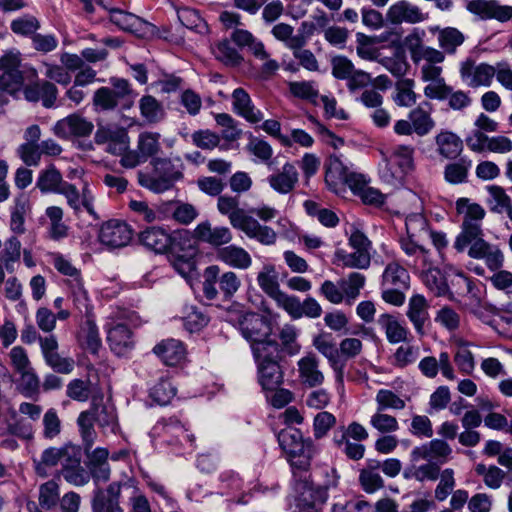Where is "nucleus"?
<instances>
[{
    "label": "nucleus",
    "instance_id": "nucleus-31",
    "mask_svg": "<svg viewBox=\"0 0 512 512\" xmlns=\"http://www.w3.org/2000/svg\"><path fill=\"white\" fill-rule=\"evenodd\" d=\"M217 258L230 267L248 269L252 264L250 254L242 247L236 245L225 246L218 250Z\"/></svg>",
    "mask_w": 512,
    "mask_h": 512
},
{
    "label": "nucleus",
    "instance_id": "nucleus-3",
    "mask_svg": "<svg viewBox=\"0 0 512 512\" xmlns=\"http://www.w3.org/2000/svg\"><path fill=\"white\" fill-rule=\"evenodd\" d=\"M150 167L149 170L137 172L138 184L157 194L172 189L184 177V166L180 159L154 157Z\"/></svg>",
    "mask_w": 512,
    "mask_h": 512
},
{
    "label": "nucleus",
    "instance_id": "nucleus-60",
    "mask_svg": "<svg viewBox=\"0 0 512 512\" xmlns=\"http://www.w3.org/2000/svg\"><path fill=\"white\" fill-rule=\"evenodd\" d=\"M208 322V316L197 307L190 306L186 308V314L183 317V325L189 332L193 333L201 330Z\"/></svg>",
    "mask_w": 512,
    "mask_h": 512
},
{
    "label": "nucleus",
    "instance_id": "nucleus-55",
    "mask_svg": "<svg viewBox=\"0 0 512 512\" xmlns=\"http://www.w3.org/2000/svg\"><path fill=\"white\" fill-rule=\"evenodd\" d=\"M112 87L110 90L116 95L121 102L122 109H129L133 104V90L128 80L124 78L112 77L110 78Z\"/></svg>",
    "mask_w": 512,
    "mask_h": 512
},
{
    "label": "nucleus",
    "instance_id": "nucleus-64",
    "mask_svg": "<svg viewBox=\"0 0 512 512\" xmlns=\"http://www.w3.org/2000/svg\"><path fill=\"white\" fill-rule=\"evenodd\" d=\"M175 392V388L168 380H161L150 389V397L159 405H167L175 396Z\"/></svg>",
    "mask_w": 512,
    "mask_h": 512
},
{
    "label": "nucleus",
    "instance_id": "nucleus-62",
    "mask_svg": "<svg viewBox=\"0 0 512 512\" xmlns=\"http://www.w3.org/2000/svg\"><path fill=\"white\" fill-rule=\"evenodd\" d=\"M43 437L47 440L56 438L62 430L61 420L54 408L48 409L43 416Z\"/></svg>",
    "mask_w": 512,
    "mask_h": 512
},
{
    "label": "nucleus",
    "instance_id": "nucleus-27",
    "mask_svg": "<svg viewBox=\"0 0 512 512\" xmlns=\"http://www.w3.org/2000/svg\"><path fill=\"white\" fill-rule=\"evenodd\" d=\"M234 112L245 118L248 122L258 123L263 119L260 110H256L252 100L243 88H236L232 93Z\"/></svg>",
    "mask_w": 512,
    "mask_h": 512
},
{
    "label": "nucleus",
    "instance_id": "nucleus-36",
    "mask_svg": "<svg viewBox=\"0 0 512 512\" xmlns=\"http://www.w3.org/2000/svg\"><path fill=\"white\" fill-rule=\"evenodd\" d=\"M472 167V161L463 157L449 162L443 171L444 179L452 185L463 184L468 181L469 170Z\"/></svg>",
    "mask_w": 512,
    "mask_h": 512
},
{
    "label": "nucleus",
    "instance_id": "nucleus-39",
    "mask_svg": "<svg viewBox=\"0 0 512 512\" xmlns=\"http://www.w3.org/2000/svg\"><path fill=\"white\" fill-rule=\"evenodd\" d=\"M64 445L61 447H48L42 453L39 459L34 458L33 464L35 472L40 477L48 475V469L61 464L63 458Z\"/></svg>",
    "mask_w": 512,
    "mask_h": 512
},
{
    "label": "nucleus",
    "instance_id": "nucleus-34",
    "mask_svg": "<svg viewBox=\"0 0 512 512\" xmlns=\"http://www.w3.org/2000/svg\"><path fill=\"white\" fill-rule=\"evenodd\" d=\"M66 181L63 180L61 172L56 168L55 165L51 164L46 169L39 172L36 187L43 194L55 193L63 187Z\"/></svg>",
    "mask_w": 512,
    "mask_h": 512
},
{
    "label": "nucleus",
    "instance_id": "nucleus-15",
    "mask_svg": "<svg viewBox=\"0 0 512 512\" xmlns=\"http://www.w3.org/2000/svg\"><path fill=\"white\" fill-rule=\"evenodd\" d=\"M496 68L481 63L475 66L470 60H467L461 64L460 74L467 85L470 87L489 86L493 77L495 76Z\"/></svg>",
    "mask_w": 512,
    "mask_h": 512
},
{
    "label": "nucleus",
    "instance_id": "nucleus-46",
    "mask_svg": "<svg viewBox=\"0 0 512 512\" xmlns=\"http://www.w3.org/2000/svg\"><path fill=\"white\" fill-rule=\"evenodd\" d=\"M335 258L341 262L344 267L367 269L370 266L371 257L369 252L355 250L353 253H347L343 249L335 252Z\"/></svg>",
    "mask_w": 512,
    "mask_h": 512
},
{
    "label": "nucleus",
    "instance_id": "nucleus-30",
    "mask_svg": "<svg viewBox=\"0 0 512 512\" xmlns=\"http://www.w3.org/2000/svg\"><path fill=\"white\" fill-rule=\"evenodd\" d=\"M277 440L282 450L289 456L295 455L306 449L308 442L312 441L310 438L303 439L302 432L299 429L290 426L282 429L278 433Z\"/></svg>",
    "mask_w": 512,
    "mask_h": 512
},
{
    "label": "nucleus",
    "instance_id": "nucleus-16",
    "mask_svg": "<svg viewBox=\"0 0 512 512\" xmlns=\"http://www.w3.org/2000/svg\"><path fill=\"white\" fill-rule=\"evenodd\" d=\"M387 20L392 24L409 23L416 24L428 18V14L422 13L419 7L406 0H401L390 6L386 14Z\"/></svg>",
    "mask_w": 512,
    "mask_h": 512
},
{
    "label": "nucleus",
    "instance_id": "nucleus-20",
    "mask_svg": "<svg viewBox=\"0 0 512 512\" xmlns=\"http://www.w3.org/2000/svg\"><path fill=\"white\" fill-rule=\"evenodd\" d=\"M32 204L30 196L21 192L13 199V205L10 207V229L17 235L26 232L25 219L31 213Z\"/></svg>",
    "mask_w": 512,
    "mask_h": 512
},
{
    "label": "nucleus",
    "instance_id": "nucleus-18",
    "mask_svg": "<svg viewBox=\"0 0 512 512\" xmlns=\"http://www.w3.org/2000/svg\"><path fill=\"white\" fill-rule=\"evenodd\" d=\"M428 309L429 304L423 295L415 294L409 299L406 315L420 336L426 334L425 325L430 320Z\"/></svg>",
    "mask_w": 512,
    "mask_h": 512
},
{
    "label": "nucleus",
    "instance_id": "nucleus-53",
    "mask_svg": "<svg viewBox=\"0 0 512 512\" xmlns=\"http://www.w3.org/2000/svg\"><path fill=\"white\" fill-rule=\"evenodd\" d=\"M487 189L491 196V210L497 213L506 212L508 217L512 219L510 197L505 193L504 189L496 185L489 186Z\"/></svg>",
    "mask_w": 512,
    "mask_h": 512
},
{
    "label": "nucleus",
    "instance_id": "nucleus-41",
    "mask_svg": "<svg viewBox=\"0 0 512 512\" xmlns=\"http://www.w3.org/2000/svg\"><path fill=\"white\" fill-rule=\"evenodd\" d=\"M257 282L260 288L272 299H275L282 292L279 288L278 273L274 265H264L258 273Z\"/></svg>",
    "mask_w": 512,
    "mask_h": 512
},
{
    "label": "nucleus",
    "instance_id": "nucleus-63",
    "mask_svg": "<svg viewBox=\"0 0 512 512\" xmlns=\"http://www.w3.org/2000/svg\"><path fill=\"white\" fill-rule=\"evenodd\" d=\"M216 58L227 66H239L243 57L230 45L228 40H223L217 46Z\"/></svg>",
    "mask_w": 512,
    "mask_h": 512
},
{
    "label": "nucleus",
    "instance_id": "nucleus-11",
    "mask_svg": "<svg viewBox=\"0 0 512 512\" xmlns=\"http://www.w3.org/2000/svg\"><path fill=\"white\" fill-rule=\"evenodd\" d=\"M126 483L112 482L105 489L97 488L92 497L93 512H123L119 505L121 489Z\"/></svg>",
    "mask_w": 512,
    "mask_h": 512
},
{
    "label": "nucleus",
    "instance_id": "nucleus-54",
    "mask_svg": "<svg viewBox=\"0 0 512 512\" xmlns=\"http://www.w3.org/2000/svg\"><path fill=\"white\" fill-rule=\"evenodd\" d=\"M414 81L403 79L396 83V95L394 102L400 107H411L417 101V95L413 91Z\"/></svg>",
    "mask_w": 512,
    "mask_h": 512
},
{
    "label": "nucleus",
    "instance_id": "nucleus-12",
    "mask_svg": "<svg viewBox=\"0 0 512 512\" xmlns=\"http://www.w3.org/2000/svg\"><path fill=\"white\" fill-rule=\"evenodd\" d=\"M94 129L91 121H88L78 113L71 114L56 122L53 131L62 139L71 137H87Z\"/></svg>",
    "mask_w": 512,
    "mask_h": 512
},
{
    "label": "nucleus",
    "instance_id": "nucleus-29",
    "mask_svg": "<svg viewBox=\"0 0 512 512\" xmlns=\"http://www.w3.org/2000/svg\"><path fill=\"white\" fill-rule=\"evenodd\" d=\"M153 352L167 366H176L185 357V348L182 342L176 339L163 340L153 348Z\"/></svg>",
    "mask_w": 512,
    "mask_h": 512
},
{
    "label": "nucleus",
    "instance_id": "nucleus-52",
    "mask_svg": "<svg viewBox=\"0 0 512 512\" xmlns=\"http://www.w3.org/2000/svg\"><path fill=\"white\" fill-rule=\"evenodd\" d=\"M141 115L150 123L160 121L164 116L162 104L153 96L145 95L139 101Z\"/></svg>",
    "mask_w": 512,
    "mask_h": 512
},
{
    "label": "nucleus",
    "instance_id": "nucleus-7",
    "mask_svg": "<svg viewBox=\"0 0 512 512\" xmlns=\"http://www.w3.org/2000/svg\"><path fill=\"white\" fill-rule=\"evenodd\" d=\"M242 336L249 341L250 346L260 340L270 337L273 333L271 321L257 313H247L239 321Z\"/></svg>",
    "mask_w": 512,
    "mask_h": 512
},
{
    "label": "nucleus",
    "instance_id": "nucleus-13",
    "mask_svg": "<svg viewBox=\"0 0 512 512\" xmlns=\"http://www.w3.org/2000/svg\"><path fill=\"white\" fill-rule=\"evenodd\" d=\"M171 233L160 226H150L140 231L137 240L145 249L155 254H166L171 245Z\"/></svg>",
    "mask_w": 512,
    "mask_h": 512
},
{
    "label": "nucleus",
    "instance_id": "nucleus-10",
    "mask_svg": "<svg viewBox=\"0 0 512 512\" xmlns=\"http://www.w3.org/2000/svg\"><path fill=\"white\" fill-rule=\"evenodd\" d=\"M296 489L299 492L298 505L306 511L320 510L328 499L325 488L315 485L307 476L300 477Z\"/></svg>",
    "mask_w": 512,
    "mask_h": 512
},
{
    "label": "nucleus",
    "instance_id": "nucleus-26",
    "mask_svg": "<svg viewBox=\"0 0 512 512\" xmlns=\"http://www.w3.org/2000/svg\"><path fill=\"white\" fill-rule=\"evenodd\" d=\"M297 365L299 377L306 386L313 388L324 382V375L319 370V360L315 354L309 353L302 357Z\"/></svg>",
    "mask_w": 512,
    "mask_h": 512
},
{
    "label": "nucleus",
    "instance_id": "nucleus-6",
    "mask_svg": "<svg viewBox=\"0 0 512 512\" xmlns=\"http://www.w3.org/2000/svg\"><path fill=\"white\" fill-rule=\"evenodd\" d=\"M312 344L328 360L331 368L336 373L337 380L342 382L346 360L341 357L332 334L321 332L313 338Z\"/></svg>",
    "mask_w": 512,
    "mask_h": 512
},
{
    "label": "nucleus",
    "instance_id": "nucleus-25",
    "mask_svg": "<svg viewBox=\"0 0 512 512\" xmlns=\"http://www.w3.org/2000/svg\"><path fill=\"white\" fill-rule=\"evenodd\" d=\"M107 341L111 350L119 356L126 354L134 346L132 331L123 323L115 324L108 330Z\"/></svg>",
    "mask_w": 512,
    "mask_h": 512
},
{
    "label": "nucleus",
    "instance_id": "nucleus-35",
    "mask_svg": "<svg viewBox=\"0 0 512 512\" xmlns=\"http://www.w3.org/2000/svg\"><path fill=\"white\" fill-rule=\"evenodd\" d=\"M377 322L385 331L389 343L396 344L407 341L409 331L399 323L395 316L384 313L378 317Z\"/></svg>",
    "mask_w": 512,
    "mask_h": 512
},
{
    "label": "nucleus",
    "instance_id": "nucleus-49",
    "mask_svg": "<svg viewBox=\"0 0 512 512\" xmlns=\"http://www.w3.org/2000/svg\"><path fill=\"white\" fill-rule=\"evenodd\" d=\"M158 133L144 132L138 137L137 150L146 161L156 157L161 149Z\"/></svg>",
    "mask_w": 512,
    "mask_h": 512
},
{
    "label": "nucleus",
    "instance_id": "nucleus-28",
    "mask_svg": "<svg viewBox=\"0 0 512 512\" xmlns=\"http://www.w3.org/2000/svg\"><path fill=\"white\" fill-rule=\"evenodd\" d=\"M422 280L436 297H447L450 301H456L454 293L450 290L446 275L440 269H428L423 273Z\"/></svg>",
    "mask_w": 512,
    "mask_h": 512
},
{
    "label": "nucleus",
    "instance_id": "nucleus-51",
    "mask_svg": "<svg viewBox=\"0 0 512 512\" xmlns=\"http://www.w3.org/2000/svg\"><path fill=\"white\" fill-rule=\"evenodd\" d=\"M298 332L297 329L290 324H286L282 327L279 332V339L281 353H285L289 356L296 355L299 353L301 346L297 342Z\"/></svg>",
    "mask_w": 512,
    "mask_h": 512
},
{
    "label": "nucleus",
    "instance_id": "nucleus-14",
    "mask_svg": "<svg viewBox=\"0 0 512 512\" xmlns=\"http://www.w3.org/2000/svg\"><path fill=\"white\" fill-rule=\"evenodd\" d=\"M451 453L452 449L447 442L442 439H434L426 444L414 447L411 451V460L414 462L419 460L434 461L443 465L447 462Z\"/></svg>",
    "mask_w": 512,
    "mask_h": 512
},
{
    "label": "nucleus",
    "instance_id": "nucleus-33",
    "mask_svg": "<svg viewBox=\"0 0 512 512\" xmlns=\"http://www.w3.org/2000/svg\"><path fill=\"white\" fill-rule=\"evenodd\" d=\"M379 460L367 459L366 465L360 470L359 482L364 491L373 493L384 487V481L379 475Z\"/></svg>",
    "mask_w": 512,
    "mask_h": 512
},
{
    "label": "nucleus",
    "instance_id": "nucleus-43",
    "mask_svg": "<svg viewBox=\"0 0 512 512\" xmlns=\"http://www.w3.org/2000/svg\"><path fill=\"white\" fill-rule=\"evenodd\" d=\"M419 240L418 238H411L409 236L400 239L401 249L408 257L413 258L411 262H406L408 266L417 267L419 262L422 264L426 263L428 250L419 243Z\"/></svg>",
    "mask_w": 512,
    "mask_h": 512
},
{
    "label": "nucleus",
    "instance_id": "nucleus-42",
    "mask_svg": "<svg viewBox=\"0 0 512 512\" xmlns=\"http://www.w3.org/2000/svg\"><path fill=\"white\" fill-rule=\"evenodd\" d=\"M79 341L81 345L91 354L96 355L101 347L98 328L90 317L87 318L79 332Z\"/></svg>",
    "mask_w": 512,
    "mask_h": 512
},
{
    "label": "nucleus",
    "instance_id": "nucleus-5",
    "mask_svg": "<svg viewBox=\"0 0 512 512\" xmlns=\"http://www.w3.org/2000/svg\"><path fill=\"white\" fill-rule=\"evenodd\" d=\"M240 286L241 281L234 272L227 271L220 275L217 265H210L203 272L202 292L208 300L217 299L219 294L223 300H231Z\"/></svg>",
    "mask_w": 512,
    "mask_h": 512
},
{
    "label": "nucleus",
    "instance_id": "nucleus-9",
    "mask_svg": "<svg viewBox=\"0 0 512 512\" xmlns=\"http://www.w3.org/2000/svg\"><path fill=\"white\" fill-rule=\"evenodd\" d=\"M132 239V229L120 220H109L102 224L99 231L100 242L110 248L126 246Z\"/></svg>",
    "mask_w": 512,
    "mask_h": 512
},
{
    "label": "nucleus",
    "instance_id": "nucleus-17",
    "mask_svg": "<svg viewBox=\"0 0 512 512\" xmlns=\"http://www.w3.org/2000/svg\"><path fill=\"white\" fill-rule=\"evenodd\" d=\"M193 237L214 247L228 244L232 240V232L228 227H212L209 221L199 223L193 232Z\"/></svg>",
    "mask_w": 512,
    "mask_h": 512
},
{
    "label": "nucleus",
    "instance_id": "nucleus-45",
    "mask_svg": "<svg viewBox=\"0 0 512 512\" xmlns=\"http://www.w3.org/2000/svg\"><path fill=\"white\" fill-rule=\"evenodd\" d=\"M409 120L411 121L414 133L418 136H425L435 127V121L432 119L429 111L423 106H418L410 111Z\"/></svg>",
    "mask_w": 512,
    "mask_h": 512
},
{
    "label": "nucleus",
    "instance_id": "nucleus-38",
    "mask_svg": "<svg viewBox=\"0 0 512 512\" xmlns=\"http://www.w3.org/2000/svg\"><path fill=\"white\" fill-rule=\"evenodd\" d=\"M325 182L330 190L337 192L338 188L342 185L343 179L349 170L340 158L336 155H331L325 164Z\"/></svg>",
    "mask_w": 512,
    "mask_h": 512
},
{
    "label": "nucleus",
    "instance_id": "nucleus-23",
    "mask_svg": "<svg viewBox=\"0 0 512 512\" xmlns=\"http://www.w3.org/2000/svg\"><path fill=\"white\" fill-rule=\"evenodd\" d=\"M171 245L167 253L170 256L184 257L186 259H194L198 253L193 237L187 230H177L171 233Z\"/></svg>",
    "mask_w": 512,
    "mask_h": 512
},
{
    "label": "nucleus",
    "instance_id": "nucleus-50",
    "mask_svg": "<svg viewBox=\"0 0 512 512\" xmlns=\"http://www.w3.org/2000/svg\"><path fill=\"white\" fill-rule=\"evenodd\" d=\"M434 30L439 32V46L447 53H454L456 48L464 42V35L456 28L447 27L440 29L436 27Z\"/></svg>",
    "mask_w": 512,
    "mask_h": 512
},
{
    "label": "nucleus",
    "instance_id": "nucleus-22",
    "mask_svg": "<svg viewBox=\"0 0 512 512\" xmlns=\"http://www.w3.org/2000/svg\"><path fill=\"white\" fill-rule=\"evenodd\" d=\"M257 380L262 390L268 393V390H275L284 382V370L280 362H270L257 364Z\"/></svg>",
    "mask_w": 512,
    "mask_h": 512
},
{
    "label": "nucleus",
    "instance_id": "nucleus-2",
    "mask_svg": "<svg viewBox=\"0 0 512 512\" xmlns=\"http://www.w3.org/2000/svg\"><path fill=\"white\" fill-rule=\"evenodd\" d=\"M482 225L462 221L461 232L455 239L454 248L475 259H484L489 269L495 271L502 267L504 257L500 249L484 240Z\"/></svg>",
    "mask_w": 512,
    "mask_h": 512
},
{
    "label": "nucleus",
    "instance_id": "nucleus-32",
    "mask_svg": "<svg viewBox=\"0 0 512 512\" xmlns=\"http://www.w3.org/2000/svg\"><path fill=\"white\" fill-rule=\"evenodd\" d=\"M268 182L278 193L287 194L295 188L298 172L293 164L286 163L280 173L269 176Z\"/></svg>",
    "mask_w": 512,
    "mask_h": 512
},
{
    "label": "nucleus",
    "instance_id": "nucleus-57",
    "mask_svg": "<svg viewBox=\"0 0 512 512\" xmlns=\"http://www.w3.org/2000/svg\"><path fill=\"white\" fill-rule=\"evenodd\" d=\"M418 354V347L413 345H401L393 354L391 364L396 368L403 369L413 364L417 360Z\"/></svg>",
    "mask_w": 512,
    "mask_h": 512
},
{
    "label": "nucleus",
    "instance_id": "nucleus-37",
    "mask_svg": "<svg viewBox=\"0 0 512 512\" xmlns=\"http://www.w3.org/2000/svg\"><path fill=\"white\" fill-rule=\"evenodd\" d=\"M316 452L317 450L313 441H309L308 446H306V449L302 450L301 452L295 455H290V462L293 468V475L297 479L298 483L300 482V477L307 476L308 479L310 478V476L307 475V473L310 469L311 461L315 456Z\"/></svg>",
    "mask_w": 512,
    "mask_h": 512
},
{
    "label": "nucleus",
    "instance_id": "nucleus-59",
    "mask_svg": "<svg viewBox=\"0 0 512 512\" xmlns=\"http://www.w3.org/2000/svg\"><path fill=\"white\" fill-rule=\"evenodd\" d=\"M92 383L89 379H73L67 385L66 395L72 400L85 402L92 393Z\"/></svg>",
    "mask_w": 512,
    "mask_h": 512
},
{
    "label": "nucleus",
    "instance_id": "nucleus-21",
    "mask_svg": "<svg viewBox=\"0 0 512 512\" xmlns=\"http://www.w3.org/2000/svg\"><path fill=\"white\" fill-rule=\"evenodd\" d=\"M437 153L448 160H456L463 151V141L454 132L442 129L435 136Z\"/></svg>",
    "mask_w": 512,
    "mask_h": 512
},
{
    "label": "nucleus",
    "instance_id": "nucleus-58",
    "mask_svg": "<svg viewBox=\"0 0 512 512\" xmlns=\"http://www.w3.org/2000/svg\"><path fill=\"white\" fill-rule=\"evenodd\" d=\"M19 390L25 396L32 398L39 393L40 381L34 369L31 367L27 370L18 373Z\"/></svg>",
    "mask_w": 512,
    "mask_h": 512
},
{
    "label": "nucleus",
    "instance_id": "nucleus-44",
    "mask_svg": "<svg viewBox=\"0 0 512 512\" xmlns=\"http://www.w3.org/2000/svg\"><path fill=\"white\" fill-rule=\"evenodd\" d=\"M410 276L407 270L397 262L389 263L383 273V283L392 287L409 288Z\"/></svg>",
    "mask_w": 512,
    "mask_h": 512
},
{
    "label": "nucleus",
    "instance_id": "nucleus-47",
    "mask_svg": "<svg viewBox=\"0 0 512 512\" xmlns=\"http://www.w3.org/2000/svg\"><path fill=\"white\" fill-rule=\"evenodd\" d=\"M20 58L17 54L8 53L0 58V70L3 71L1 76H9L12 83L22 86L24 77L20 68Z\"/></svg>",
    "mask_w": 512,
    "mask_h": 512
},
{
    "label": "nucleus",
    "instance_id": "nucleus-56",
    "mask_svg": "<svg viewBox=\"0 0 512 512\" xmlns=\"http://www.w3.org/2000/svg\"><path fill=\"white\" fill-rule=\"evenodd\" d=\"M93 105L96 110H114L121 107L120 100L116 97L110 87H101L97 89L93 96Z\"/></svg>",
    "mask_w": 512,
    "mask_h": 512
},
{
    "label": "nucleus",
    "instance_id": "nucleus-48",
    "mask_svg": "<svg viewBox=\"0 0 512 512\" xmlns=\"http://www.w3.org/2000/svg\"><path fill=\"white\" fill-rule=\"evenodd\" d=\"M456 210L459 214H463V221L472 222V224L481 225L485 217L484 208L478 203H471L468 198H459L456 201Z\"/></svg>",
    "mask_w": 512,
    "mask_h": 512
},
{
    "label": "nucleus",
    "instance_id": "nucleus-4",
    "mask_svg": "<svg viewBox=\"0 0 512 512\" xmlns=\"http://www.w3.org/2000/svg\"><path fill=\"white\" fill-rule=\"evenodd\" d=\"M102 397L93 398L89 410L79 414L77 424L83 442L84 451L88 452L94 445L97 433L93 423L96 422L99 427L116 433L119 429L117 413L114 407L102 403Z\"/></svg>",
    "mask_w": 512,
    "mask_h": 512
},
{
    "label": "nucleus",
    "instance_id": "nucleus-8",
    "mask_svg": "<svg viewBox=\"0 0 512 512\" xmlns=\"http://www.w3.org/2000/svg\"><path fill=\"white\" fill-rule=\"evenodd\" d=\"M381 155L385 163V168L383 171H381V177L388 183L401 177L395 175L389 170L388 166L392 159L395 160L397 166L403 174L412 171L414 168V148L410 145H397L392 149L390 156H388L387 153L383 151H381Z\"/></svg>",
    "mask_w": 512,
    "mask_h": 512
},
{
    "label": "nucleus",
    "instance_id": "nucleus-24",
    "mask_svg": "<svg viewBox=\"0 0 512 512\" xmlns=\"http://www.w3.org/2000/svg\"><path fill=\"white\" fill-rule=\"evenodd\" d=\"M250 347L256 365L280 362L283 358L280 344L271 336L253 343Z\"/></svg>",
    "mask_w": 512,
    "mask_h": 512
},
{
    "label": "nucleus",
    "instance_id": "nucleus-61",
    "mask_svg": "<svg viewBox=\"0 0 512 512\" xmlns=\"http://www.w3.org/2000/svg\"><path fill=\"white\" fill-rule=\"evenodd\" d=\"M407 236L420 239L422 235L429 232L427 219L420 213H412L405 221Z\"/></svg>",
    "mask_w": 512,
    "mask_h": 512
},
{
    "label": "nucleus",
    "instance_id": "nucleus-19",
    "mask_svg": "<svg viewBox=\"0 0 512 512\" xmlns=\"http://www.w3.org/2000/svg\"><path fill=\"white\" fill-rule=\"evenodd\" d=\"M467 9L482 19L495 18L499 21H507L512 17V8L500 6L493 0H472L467 4Z\"/></svg>",
    "mask_w": 512,
    "mask_h": 512
},
{
    "label": "nucleus",
    "instance_id": "nucleus-40",
    "mask_svg": "<svg viewBox=\"0 0 512 512\" xmlns=\"http://www.w3.org/2000/svg\"><path fill=\"white\" fill-rule=\"evenodd\" d=\"M94 140L97 144L115 142L123 146L128 140V133L125 128L117 125L98 124Z\"/></svg>",
    "mask_w": 512,
    "mask_h": 512
},
{
    "label": "nucleus",
    "instance_id": "nucleus-1",
    "mask_svg": "<svg viewBox=\"0 0 512 512\" xmlns=\"http://www.w3.org/2000/svg\"><path fill=\"white\" fill-rule=\"evenodd\" d=\"M217 208L220 214L228 217L231 226L243 232L248 238L254 239L262 245L271 246L276 243V231L262 225L247 210L239 207V198L236 196L219 195Z\"/></svg>",
    "mask_w": 512,
    "mask_h": 512
}]
</instances>
